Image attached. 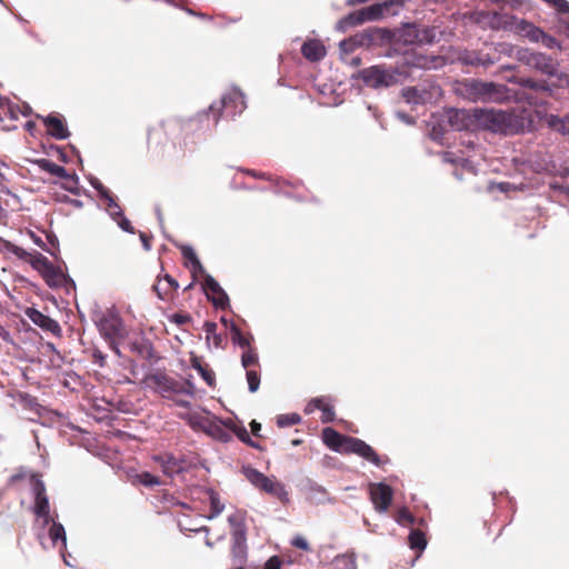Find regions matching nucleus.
<instances>
[{"mask_svg":"<svg viewBox=\"0 0 569 569\" xmlns=\"http://www.w3.org/2000/svg\"><path fill=\"white\" fill-rule=\"evenodd\" d=\"M473 116L479 124L489 131L507 134L512 129L513 117L506 111L475 109Z\"/></svg>","mask_w":569,"mask_h":569,"instance_id":"nucleus-4","label":"nucleus"},{"mask_svg":"<svg viewBox=\"0 0 569 569\" xmlns=\"http://www.w3.org/2000/svg\"><path fill=\"white\" fill-rule=\"evenodd\" d=\"M96 190L99 192L100 197L106 200L107 206L110 211L113 209L120 210V206L116 202L110 190L102 186V183L94 184Z\"/></svg>","mask_w":569,"mask_h":569,"instance_id":"nucleus-38","label":"nucleus"},{"mask_svg":"<svg viewBox=\"0 0 569 569\" xmlns=\"http://www.w3.org/2000/svg\"><path fill=\"white\" fill-rule=\"evenodd\" d=\"M228 522L231 527L237 530L241 529L243 526V516L240 511H237L228 517Z\"/></svg>","mask_w":569,"mask_h":569,"instance_id":"nucleus-49","label":"nucleus"},{"mask_svg":"<svg viewBox=\"0 0 569 569\" xmlns=\"http://www.w3.org/2000/svg\"><path fill=\"white\" fill-rule=\"evenodd\" d=\"M207 493L209 496L210 509H211L209 519H212V518L219 516L223 511L224 505L220 501V497H219L218 492H216L214 490L209 489L207 491Z\"/></svg>","mask_w":569,"mask_h":569,"instance_id":"nucleus-35","label":"nucleus"},{"mask_svg":"<svg viewBox=\"0 0 569 569\" xmlns=\"http://www.w3.org/2000/svg\"><path fill=\"white\" fill-rule=\"evenodd\" d=\"M162 279L167 282L169 287H171V290L173 292L177 291V289L179 288V283L176 279H173L170 274H164Z\"/></svg>","mask_w":569,"mask_h":569,"instance_id":"nucleus-57","label":"nucleus"},{"mask_svg":"<svg viewBox=\"0 0 569 569\" xmlns=\"http://www.w3.org/2000/svg\"><path fill=\"white\" fill-rule=\"evenodd\" d=\"M48 134L58 140H64L69 138L70 132L66 126V122L61 116L49 114L42 118Z\"/></svg>","mask_w":569,"mask_h":569,"instance_id":"nucleus-19","label":"nucleus"},{"mask_svg":"<svg viewBox=\"0 0 569 569\" xmlns=\"http://www.w3.org/2000/svg\"><path fill=\"white\" fill-rule=\"evenodd\" d=\"M0 338L6 342L12 343L10 332L1 325H0Z\"/></svg>","mask_w":569,"mask_h":569,"instance_id":"nucleus-58","label":"nucleus"},{"mask_svg":"<svg viewBox=\"0 0 569 569\" xmlns=\"http://www.w3.org/2000/svg\"><path fill=\"white\" fill-rule=\"evenodd\" d=\"M539 42H541L546 48L553 49V48H561L559 41L555 38L542 31V36L539 37Z\"/></svg>","mask_w":569,"mask_h":569,"instance_id":"nucleus-46","label":"nucleus"},{"mask_svg":"<svg viewBox=\"0 0 569 569\" xmlns=\"http://www.w3.org/2000/svg\"><path fill=\"white\" fill-rule=\"evenodd\" d=\"M408 543L411 549L421 552L427 546L425 532L420 529H412L408 537Z\"/></svg>","mask_w":569,"mask_h":569,"instance_id":"nucleus-30","label":"nucleus"},{"mask_svg":"<svg viewBox=\"0 0 569 569\" xmlns=\"http://www.w3.org/2000/svg\"><path fill=\"white\" fill-rule=\"evenodd\" d=\"M136 480L146 487H154L161 483L160 479L157 476L147 471L137 475Z\"/></svg>","mask_w":569,"mask_h":569,"instance_id":"nucleus-41","label":"nucleus"},{"mask_svg":"<svg viewBox=\"0 0 569 569\" xmlns=\"http://www.w3.org/2000/svg\"><path fill=\"white\" fill-rule=\"evenodd\" d=\"M450 126L458 131L469 128L470 118L465 110H452L449 113Z\"/></svg>","mask_w":569,"mask_h":569,"instance_id":"nucleus-26","label":"nucleus"},{"mask_svg":"<svg viewBox=\"0 0 569 569\" xmlns=\"http://www.w3.org/2000/svg\"><path fill=\"white\" fill-rule=\"evenodd\" d=\"M153 291L158 296L159 299L168 301L173 298L174 292L171 290V287L167 284V282L162 278H158L157 282L152 287Z\"/></svg>","mask_w":569,"mask_h":569,"instance_id":"nucleus-33","label":"nucleus"},{"mask_svg":"<svg viewBox=\"0 0 569 569\" xmlns=\"http://www.w3.org/2000/svg\"><path fill=\"white\" fill-rule=\"evenodd\" d=\"M161 465L162 471L169 477L183 472L187 468L184 460L179 459L170 453H164L154 458Z\"/></svg>","mask_w":569,"mask_h":569,"instance_id":"nucleus-21","label":"nucleus"},{"mask_svg":"<svg viewBox=\"0 0 569 569\" xmlns=\"http://www.w3.org/2000/svg\"><path fill=\"white\" fill-rule=\"evenodd\" d=\"M230 333H231V340L234 345H238L239 347L247 349L250 346V341L252 337L250 335L246 336L242 333L240 328L236 323H231L230 326Z\"/></svg>","mask_w":569,"mask_h":569,"instance_id":"nucleus-32","label":"nucleus"},{"mask_svg":"<svg viewBox=\"0 0 569 569\" xmlns=\"http://www.w3.org/2000/svg\"><path fill=\"white\" fill-rule=\"evenodd\" d=\"M247 381L250 392H256L260 386V373L254 369H247Z\"/></svg>","mask_w":569,"mask_h":569,"instance_id":"nucleus-42","label":"nucleus"},{"mask_svg":"<svg viewBox=\"0 0 569 569\" xmlns=\"http://www.w3.org/2000/svg\"><path fill=\"white\" fill-rule=\"evenodd\" d=\"M520 60L547 76L557 74L558 63L555 59L545 53L525 51L520 57Z\"/></svg>","mask_w":569,"mask_h":569,"instance_id":"nucleus-15","label":"nucleus"},{"mask_svg":"<svg viewBox=\"0 0 569 569\" xmlns=\"http://www.w3.org/2000/svg\"><path fill=\"white\" fill-rule=\"evenodd\" d=\"M232 552L236 557H239L240 560L244 558V552L240 546H237L232 549Z\"/></svg>","mask_w":569,"mask_h":569,"instance_id":"nucleus-61","label":"nucleus"},{"mask_svg":"<svg viewBox=\"0 0 569 569\" xmlns=\"http://www.w3.org/2000/svg\"><path fill=\"white\" fill-rule=\"evenodd\" d=\"M169 319L171 322H173L178 326H183V325L191 322V317L188 313L176 312V313L171 315Z\"/></svg>","mask_w":569,"mask_h":569,"instance_id":"nucleus-48","label":"nucleus"},{"mask_svg":"<svg viewBox=\"0 0 569 569\" xmlns=\"http://www.w3.org/2000/svg\"><path fill=\"white\" fill-rule=\"evenodd\" d=\"M355 47H356V42L352 39L343 40L340 42V49L343 52H350L355 49Z\"/></svg>","mask_w":569,"mask_h":569,"instance_id":"nucleus-55","label":"nucleus"},{"mask_svg":"<svg viewBox=\"0 0 569 569\" xmlns=\"http://www.w3.org/2000/svg\"><path fill=\"white\" fill-rule=\"evenodd\" d=\"M402 60L405 66L418 69H436L442 63L441 58L426 54L422 48L405 52Z\"/></svg>","mask_w":569,"mask_h":569,"instance_id":"nucleus-12","label":"nucleus"},{"mask_svg":"<svg viewBox=\"0 0 569 569\" xmlns=\"http://www.w3.org/2000/svg\"><path fill=\"white\" fill-rule=\"evenodd\" d=\"M359 78L371 88L391 87L397 83L396 72L382 66L365 68L359 72Z\"/></svg>","mask_w":569,"mask_h":569,"instance_id":"nucleus-7","label":"nucleus"},{"mask_svg":"<svg viewBox=\"0 0 569 569\" xmlns=\"http://www.w3.org/2000/svg\"><path fill=\"white\" fill-rule=\"evenodd\" d=\"M199 273H200L201 276H203V277H204V274H207V273H206V270H204V268H203V266L201 264V262H200V261H199V264H198V266H197V264H192V266H191V274H192L193 279H196V278L198 277V274H199Z\"/></svg>","mask_w":569,"mask_h":569,"instance_id":"nucleus-56","label":"nucleus"},{"mask_svg":"<svg viewBox=\"0 0 569 569\" xmlns=\"http://www.w3.org/2000/svg\"><path fill=\"white\" fill-rule=\"evenodd\" d=\"M244 173L253 177V178H257V179H263V180H272L271 176L264 173V172H258L256 170H251V169H246L243 170Z\"/></svg>","mask_w":569,"mask_h":569,"instance_id":"nucleus-54","label":"nucleus"},{"mask_svg":"<svg viewBox=\"0 0 569 569\" xmlns=\"http://www.w3.org/2000/svg\"><path fill=\"white\" fill-rule=\"evenodd\" d=\"M281 565H282V561H281L280 557L272 556L266 561L264 569H281Z\"/></svg>","mask_w":569,"mask_h":569,"instance_id":"nucleus-51","label":"nucleus"},{"mask_svg":"<svg viewBox=\"0 0 569 569\" xmlns=\"http://www.w3.org/2000/svg\"><path fill=\"white\" fill-rule=\"evenodd\" d=\"M39 164H40L41 169H43L44 171H47L53 176H57L61 179H67L70 177V174L68 173V171L64 167L59 166V164L54 163L53 161L42 159L39 161Z\"/></svg>","mask_w":569,"mask_h":569,"instance_id":"nucleus-31","label":"nucleus"},{"mask_svg":"<svg viewBox=\"0 0 569 569\" xmlns=\"http://www.w3.org/2000/svg\"><path fill=\"white\" fill-rule=\"evenodd\" d=\"M250 428H251V432H252L253 436L260 437V435H259V432L261 430V423L260 422H258L256 420H252L250 422Z\"/></svg>","mask_w":569,"mask_h":569,"instance_id":"nucleus-59","label":"nucleus"},{"mask_svg":"<svg viewBox=\"0 0 569 569\" xmlns=\"http://www.w3.org/2000/svg\"><path fill=\"white\" fill-rule=\"evenodd\" d=\"M140 239L142 241L143 248L146 250H150V248H151V238L148 237L144 232H140Z\"/></svg>","mask_w":569,"mask_h":569,"instance_id":"nucleus-60","label":"nucleus"},{"mask_svg":"<svg viewBox=\"0 0 569 569\" xmlns=\"http://www.w3.org/2000/svg\"><path fill=\"white\" fill-rule=\"evenodd\" d=\"M146 381L163 398L172 399L174 395L193 396L194 393V385L190 380L178 381L163 372L151 373L146 378Z\"/></svg>","mask_w":569,"mask_h":569,"instance_id":"nucleus-2","label":"nucleus"},{"mask_svg":"<svg viewBox=\"0 0 569 569\" xmlns=\"http://www.w3.org/2000/svg\"><path fill=\"white\" fill-rule=\"evenodd\" d=\"M190 361H191L192 368H194L200 373V376L207 382V385L212 387L216 381L214 372L211 369H209L207 366H203L201 363V360L196 356H193L190 359Z\"/></svg>","mask_w":569,"mask_h":569,"instance_id":"nucleus-29","label":"nucleus"},{"mask_svg":"<svg viewBox=\"0 0 569 569\" xmlns=\"http://www.w3.org/2000/svg\"><path fill=\"white\" fill-rule=\"evenodd\" d=\"M389 9V4L387 2L383 3H375L372 6L362 8L358 11L351 12L348 16L341 18L337 22V30L345 32L351 27H357L362 24L366 21H375L379 20L383 17L385 11Z\"/></svg>","mask_w":569,"mask_h":569,"instance_id":"nucleus-5","label":"nucleus"},{"mask_svg":"<svg viewBox=\"0 0 569 569\" xmlns=\"http://www.w3.org/2000/svg\"><path fill=\"white\" fill-rule=\"evenodd\" d=\"M212 340H213V345L216 347H220L221 346V341H222V338L219 336V335H213L211 336Z\"/></svg>","mask_w":569,"mask_h":569,"instance_id":"nucleus-64","label":"nucleus"},{"mask_svg":"<svg viewBox=\"0 0 569 569\" xmlns=\"http://www.w3.org/2000/svg\"><path fill=\"white\" fill-rule=\"evenodd\" d=\"M315 409L321 410V421L323 423L332 422L336 418L333 406L326 397H318L311 399L306 407V413H310Z\"/></svg>","mask_w":569,"mask_h":569,"instance_id":"nucleus-22","label":"nucleus"},{"mask_svg":"<svg viewBox=\"0 0 569 569\" xmlns=\"http://www.w3.org/2000/svg\"><path fill=\"white\" fill-rule=\"evenodd\" d=\"M180 129L181 122L176 119L164 120L151 127L148 132L149 147L158 148L166 144L170 136Z\"/></svg>","mask_w":569,"mask_h":569,"instance_id":"nucleus-10","label":"nucleus"},{"mask_svg":"<svg viewBox=\"0 0 569 569\" xmlns=\"http://www.w3.org/2000/svg\"><path fill=\"white\" fill-rule=\"evenodd\" d=\"M110 212L112 216L119 217L118 224L123 231L129 232V233H134V229L131 224V221L122 214L121 209L120 210L113 209Z\"/></svg>","mask_w":569,"mask_h":569,"instance_id":"nucleus-44","label":"nucleus"},{"mask_svg":"<svg viewBox=\"0 0 569 569\" xmlns=\"http://www.w3.org/2000/svg\"><path fill=\"white\" fill-rule=\"evenodd\" d=\"M52 521V526L49 529V537L51 540L56 543L58 540H61L63 543H66V531L61 523H57Z\"/></svg>","mask_w":569,"mask_h":569,"instance_id":"nucleus-40","label":"nucleus"},{"mask_svg":"<svg viewBox=\"0 0 569 569\" xmlns=\"http://www.w3.org/2000/svg\"><path fill=\"white\" fill-rule=\"evenodd\" d=\"M491 24L495 28L513 30L519 36L528 38L531 42H539V37L542 36L543 31L525 19H519L508 14H500L498 12L492 13Z\"/></svg>","mask_w":569,"mask_h":569,"instance_id":"nucleus-3","label":"nucleus"},{"mask_svg":"<svg viewBox=\"0 0 569 569\" xmlns=\"http://www.w3.org/2000/svg\"><path fill=\"white\" fill-rule=\"evenodd\" d=\"M519 83L522 86V87H526V88H529V89H532V90H540V89H545V84L543 83H540L531 78H521Z\"/></svg>","mask_w":569,"mask_h":569,"instance_id":"nucleus-50","label":"nucleus"},{"mask_svg":"<svg viewBox=\"0 0 569 569\" xmlns=\"http://www.w3.org/2000/svg\"><path fill=\"white\" fill-rule=\"evenodd\" d=\"M326 47L320 40L311 39L301 47L302 56L312 62L320 61L326 56Z\"/></svg>","mask_w":569,"mask_h":569,"instance_id":"nucleus-25","label":"nucleus"},{"mask_svg":"<svg viewBox=\"0 0 569 569\" xmlns=\"http://www.w3.org/2000/svg\"><path fill=\"white\" fill-rule=\"evenodd\" d=\"M28 318L42 330L51 332L54 336H61V327L58 321L43 315L41 311L34 308H28L26 311Z\"/></svg>","mask_w":569,"mask_h":569,"instance_id":"nucleus-18","label":"nucleus"},{"mask_svg":"<svg viewBox=\"0 0 569 569\" xmlns=\"http://www.w3.org/2000/svg\"><path fill=\"white\" fill-rule=\"evenodd\" d=\"M546 120L549 128L562 136L569 137V116L561 118L556 114H549Z\"/></svg>","mask_w":569,"mask_h":569,"instance_id":"nucleus-27","label":"nucleus"},{"mask_svg":"<svg viewBox=\"0 0 569 569\" xmlns=\"http://www.w3.org/2000/svg\"><path fill=\"white\" fill-rule=\"evenodd\" d=\"M347 452L356 453L377 467H380L383 463L382 459L373 450V448L359 438L352 437V439L349 440Z\"/></svg>","mask_w":569,"mask_h":569,"instance_id":"nucleus-17","label":"nucleus"},{"mask_svg":"<svg viewBox=\"0 0 569 569\" xmlns=\"http://www.w3.org/2000/svg\"><path fill=\"white\" fill-rule=\"evenodd\" d=\"M99 331L101 335L110 340L111 349L120 355L119 348L114 345V340L123 338L126 335L124 326L119 316L116 313H107L99 321Z\"/></svg>","mask_w":569,"mask_h":569,"instance_id":"nucleus-8","label":"nucleus"},{"mask_svg":"<svg viewBox=\"0 0 569 569\" xmlns=\"http://www.w3.org/2000/svg\"><path fill=\"white\" fill-rule=\"evenodd\" d=\"M333 569H357L355 560L349 556L337 557L333 561Z\"/></svg>","mask_w":569,"mask_h":569,"instance_id":"nucleus-43","label":"nucleus"},{"mask_svg":"<svg viewBox=\"0 0 569 569\" xmlns=\"http://www.w3.org/2000/svg\"><path fill=\"white\" fill-rule=\"evenodd\" d=\"M203 330L207 335V339L209 340L211 336L217 333V323L212 321H206L203 325Z\"/></svg>","mask_w":569,"mask_h":569,"instance_id":"nucleus-52","label":"nucleus"},{"mask_svg":"<svg viewBox=\"0 0 569 569\" xmlns=\"http://www.w3.org/2000/svg\"><path fill=\"white\" fill-rule=\"evenodd\" d=\"M402 97L408 103H429L437 101L441 97V88L436 83L408 87L402 90Z\"/></svg>","mask_w":569,"mask_h":569,"instance_id":"nucleus-9","label":"nucleus"},{"mask_svg":"<svg viewBox=\"0 0 569 569\" xmlns=\"http://www.w3.org/2000/svg\"><path fill=\"white\" fill-rule=\"evenodd\" d=\"M246 476L248 480L257 488L262 491L276 497L281 502L287 503L289 501V493L286 490L284 486L276 481L257 469L248 468L246 469Z\"/></svg>","mask_w":569,"mask_h":569,"instance_id":"nucleus-6","label":"nucleus"},{"mask_svg":"<svg viewBox=\"0 0 569 569\" xmlns=\"http://www.w3.org/2000/svg\"><path fill=\"white\" fill-rule=\"evenodd\" d=\"M241 365L244 369H251V367L259 366V358L254 348L249 347L244 349L241 355Z\"/></svg>","mask_w":569,"mask_h":569,"instance_id":"nucleus-34","label":"nucleus"},{"mask_svg":"<svg viewBox=\"0 0 569 569\" xmlns=\"http://www.w3.org/2000/svg\"><path fill=\"white\" fill-rule=\"evenodd\" d=\"M96 190L99 192L100 197L106 200L107 206L110 211L113 209L120 210V206L116 202L110 190L102 186V183L94 184Z\"/></svg>","mask_w":569,"mask_h":569,"instance_id":"nucleus-37","label":"nucleus"},{"mask_svg":"<svg viewBox=\"0 0 569 569\" xmlns=\"http://www.w3.org/2000/svg\"><path fill=\"white\" fill-rule=\"evenodd\" d=\"M176 405L179 406V407H182V408H189L190 407V401L183 400V399H177L176 400Z\"/></svg>","mask_w":569,"mask_h":569,"instance_id":"nucleus-63","label":"nucleus"},{"mask_svg":"<svg viewBox=\"0 0 569 569\" xmlns=\"http://www.w3.org/2000/svg\"><path fill=\"white\" fill-rule=\"evenodd\" d=\"M503 86L493 82H485L477 79H463L458 81L455 91L466 100L491 101L497 100L502 94Z\"/></svg>","mask_w":569,"mask_h":569,"instance_id":"nucleus-1","label":"nucleus"},{"mask_svg":"<svg viewBox=\"0 0 569 569\" xmlns=\"http://www.w3.org/2000/svg\"><path fill=\"white\" fill-rule=\"evenodd\" d=\"M292 545L298 549L306 550V551L309 550V543L303 537H296L292 540Z\"/></svg>","mask_w":569,"mask_h":569,"instance_id":"nucleus-53","label":"nucleus"},{"mask_svg":"<svg viewBox=\"0 0 569 569\" xmlns=\"http://www.w3.org/2000/svg\"><path fill=\"white\" fill-rule=\"evenodd\" d=\"M352 439V437L343 436L336 431L332 428H325L322 430V440L323 442L332 450H342L347 452L349 447V440Z\"/></svg>","mask_w":569,"mask_h":569,"instance_id":"nucleus-23","label":"nucleus"},{"mask_svg":"<svg viewBox=\"0 0 569 569\" xmlns=\"http://www.w3.org/2000/svg\"><path fill=\"white\" fill-rule=\"evenodd\" d=\"M203 428L208 435L221 442H229L232 439L229 419L226 422L208 420Z\"/></svg>","mask_w":569,"mask_h":569,"instance_id":"nucleus-24","label":"nucleus"},{"mask_svg":"<svg viewBox=\"0 0 569 569\" xmlns=\"http://www.w3.org/2000/svg\"><path fill=\"white\" fill-rule=\"evenodd\" d=\"M229 429L230 433L233 432L241 442L252 448H259L258 443L250 438L249 432L247 431L244 426L237 425L231 419H229Z\"/></svg>","mask_w":569,"mask_h":569,"instance_id":"nucleus-28","label":"nucleus"},{"mask_svg":"<svg viewBox=\"0 0 569 569\" xmlns=\"http://www.w3.org/2000/svg\"><path fill=\"white\" fill-rule=\"evenodd\" d=\"M370 500L378 512H386L393 498L392 488L383 482L369 485Z\"/></svg>","mask_w":569,"mask_h":569,"instance_id":"nucleus-16","label":"nucleus"},{"mask_svg":"<svg viewBox=\"0 0 569 569\" xmlns=\"http://www.w3.org/2000/svg\"><path fill=\"white\" fill-rule=\"evenodd\" d=\"M37 264H39V270L48 286L58 287L62 283V272L56 268L46 257L40 256V258L37 260Z\"/></svg>","mask_w":569,"mask_h":569,"instance_id":"nucleus-20","label":"nucleus"},{"mask_svg":"<svg viewBox=\"0 0 569 569\" xmlns=\"http://www.w3.org/2000/svg\"><path fill=\"white\" fill-rule=\"evenodd\" d=\"M393 518L400 526L403 527L413 526L416 522L415 516L410 512V510L407 507L400 508L396 512Z\"/></svg>","mask_w":569,"mask_h":569,"instance_id":"nucleus-36","label":"nucleus"},{"mask_svg":"<svg viewBox=\"0 0 569 569\" xmlns=\"http://www.w3.org/2000/svg\"><path fill=\"white\" fill-rule=\"evenodd\" d=\"M180 251L182 257L188 261L186 262V266L188 267V263L192 264H199V258L197 257L194 250L190 246H181Z\"/></svg>","mask_w":569,"mask_h":569,"instance_id":"nucleus-45","label":"nucleus"},{"mask_svg":"<svg viewBox=\"0 0 569 569\" xmlns=\"http://www.w3.org/2000/svg\"><path fill=\"white\" fill-rule=\"evenodd\" d=\"M301 421V417L298 413L279 415L277 417V426L279 428H286L295 426Z\"/></svg>","mask_w":569,"mask_h":569,"instance_id":"nucleus-39","label":"nucleus"},{"mask_svg":"<svg viewBox=\"0 0 569 569\" xmlns=\"http://www.w3.org/2000/svg\"><path fill=\"white\" fill-rule=\"evenodd\" d=\"M32 491L34 495L33 512L38 518L43 519L44 525L51 522L50 505L46 493L43 481L37 477H32Z\"/></svg>","mask_w":569,"mask_h":569,"instance_id":"nucleus-11","label":"nucleus"},{"mask_svg":"<svg viewBox=\"0 0 569 569\" xmlns=\"http://www.w3.org/2000/svg\"><path fill=\"white\" fill-rule=\"evenodd\" d=\"M188 13L192 14V16H197V17H200L201 19H206V20H212V17L208 16L207 13H197L194 12L193 10L189 9L188 10Z\"/></svg>","mask_w":569,"mask_h":569,"instance_id":"nucleus-62","label":"nucleus"},{"mask_svg":"<svg viewBox=\"0 0 569 569\" xmlns=\"http://www.w3.org/2000/svg\"><path fill=\"white\" fill-rule=\"evenodd\" d=\"M202 288L208 300L211 301L217 309L224 310L230 306L228 295L212 276L204 274Z\"/></svg>","mask_w":569,"mask_h":569,"instance_id":"nucleus-14","label":"nucleus"},{"mask_svg":"<svg viewBox=\"0 0 569 569\" xmlns=\"http://www.w3.org/2000/svg\"><path fill=\"white\" fill-rule=\"evenodd\" d=\"M466 63L473 64V66H489L492 64V61L488 57H480L479 54L468 56L465 59Z\"/></svg>","mask_w":569,"mask_h":569,"instance_id":"nucleus-47","label":"nucleus"},{"mask_svg":"<svg viewBox=\"0 0 569 569\" xmlns=\"http://www.w3.org/2000/svg\"><path fill=\"white\" fill-rule=\"evenodd\" d=\"M238 104H243L242 97L238 93H230L224 96L219 102L210 106V111L213 113L214 122L217 123L221 118H233L237 114Z\"/></svg>","mask_w":569,"mask_h":569,"instance_id":"nucleus-13","label":"nucleus"}]
</instances>
